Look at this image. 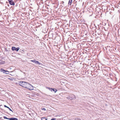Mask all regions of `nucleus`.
Segmentation results:
<instances>
[{"label":"nucleus","instance_id":"1","mask_svg":"<svg viewBox=\"0 0 120 120\" xmlns=\"http://www.w3.org/2000/svg\"><path fill=\"white\" fill-rule=\"evenodd\" d=\"M19 84L23 87L29 90H32L33 86L30 84L25 82L21 81L19 82Z\"/></svg>","mask_w":120,"mask_h":120},{"label":"nucleus","instance_id":"2","mask_svg":"<svg viewBox=\"0 0 120 120\" xmlns=\"http://www.w3.org/2000/svg\"><path fill=\"white\" fill-rule=\"evenodd\" d=\"M67 98L69 100H72L73 99H75V96L73 94L69 95L67 97Z\"/></svg>","mask_w":120,"mask_h":120},{"label":"nucleus","instance_id":"3","mask_svg":"<svg viewBox=\"0 0 120 120\" xmlns=\"http://www.w3.org/2000/svg\"><path fill=\"white\" fill-rule=\"evenodd\" d=\"M20 49V48L19 47H17L16 48L15 47L13 46L12 47L11 49L13 51L15 50L16 51L18 52V51L19 49Z\"/></svg>","mask_w":120,"mask_h":120},{"label":"nucleus","instance_id":"4","mask_svg":"<svg viewBox=\"0 0 120 120\" xmlns=\"http://www.w3.org/2000/svg\"><path fill=\"white\" fill-rule=\"evenodd\" d=\"M0 72H3V73L6 74H9V71H7L5 70L2 68H1L0 69Z\"/></svg>","mask_w":120,"mask_h":120},{"label":"nucleus","instance_id":"5","mask_svg":"<svg viewBox=\"0 0 120 120\" xmlns=\"http://www.w3.org/2000/svg\"><path fill=\"white\" fill-rule=\"evenodd\" d=\"M10 4L14 6L15 5V3L12 0H8Z\"/></svg>","mask_w":120,"mask_h":120},{"label":"nucleus","instance_id":"6","mask_svg":"<svg viewBox=\"0 0 120 120\" xmlns=\"http://www.w3.org/2000/svg\"><path fill=\"white\" fill-rule=\"evenodd\" d=\"M4 107L6 108H8V109L9 110L11 111L12 112H13L12 111L11 109L9 107H8L6 105H4Z\"/></svg>","mask_w":120,"mask_h":120},{"label":"nucleus","instance_id":"7","mask_svg":"<svg viewBox=\"0 0 120 120\" xmlns=\"http://www.w3.org/2000/svg\"><path fill=\"white\" fill-rule=\"evenodd\" d=\"M72 0H69L68 2V4L71 6V4Z\"/></svg>","mask_w":120,"mask_h":120},{"label":"nucleus","instance_id":"8","mask_svg":"<svg viewBox=\"0 0 120 120\" xmlns=\"http://www.w3.org/2000/svg\"><path fill=\"white\" fill-rule=\"evenodd\" d=\"M9 120H16V118H9Z\"/></svg>","mask_w":120,"mask_h":120},{"label":"nucleus","instance_id":"9","mask_svg":"<svg viewBox=\"0 0 120 120\" xmlns=\"http://www.w3.org/2000/svg\"><path fill=\"white\" fill-rule=\"evenodd\" d=\"M5 62L4 61H2L1 60H0V64H4Z\"/></svg>","mask_w":120,"mask_h":120},{"label":"nucleus","instance_id":"10","mask_svg":"<svg viewBox=\"0 0 120 120\" xmlns=\"http://www.w3.org/2000/svg\"><path fill=\"white\" fill-rule=\"evenodd\" d=\"M36 64H38V65H42V64H41V63L39 62L38 61H36Z\"/></svg>","mask_w":120,"mask_h":120},{"label":"nucleus","instance_id":"11","mask_svg":"<svg viewBox=\"0 0 120 120\" xmlns=\"http://www.w3.org/2000/svg\"><path fill=\"white\" fill-rule=\"evenodd\" d=\"M52 91L53 90L54 92H56L57 91V90L56 89L52 88Z\"/></svg>","mask_w":120,"mask_h":120},{"label":"nucleus","instance_id":"12","mask_svg":"<svg viewBox=\"0 0 120 120\" xmlns=\"http://www.w3.org/2000/svg\"><path fill=\"white\" fill-rule=\"evenodd\" d=\"M46 88L47 89H48L49 90H50L51 91H52V88H50L49 87H46Z\"/></svg>","mask_w":120,"mask_h":120},{"label":"nucleus","instance_id":"13","mask_svg":"<svg viewBox=\"0 0 120 120\" xmlns=\"http://www.w3.org/2000/svg\"><path fill=\"white\" fill-rule=\"evenodd\" d=\"M36 61L37 60H35L34 59V60H31L30 61L35 64L36 63Z\"/></svg>","mask_w":120,"mask_h":120},{"label":"nucleus","instance_id":"14","mask_svg":"<svg viewBox=\"0 0 120 120\" xmlns=\"http://www.w3.org/2000/svg\"><path fill=\"white\" fill-rule=\"evenodd\" d=\"M47 119H46L45 117H43L41 118V120H47Z\"/></svg>","mask_w":120,"mask_h":120},{"label":"nucleus","instance_id":"15","mask_svg":"<svg viewBox=\"0 0 120 120\" xmlns=\"http://www.w3.org/2000/svg\"><path fill=\"white\" fill-rule=\"evenodd\" d=\"M19 51L20 52L22 53H23L24 51L23 50V49H20Z\"/></svg>","mask_w":120,"mask_h":120},{"label":"nucleus","instance_id":"16","mask_svg":"<svg viewBox=\"0 0 120 120\" xmlns=\"http://www.w3.org/2000/svg\"><path fill=\"white\" fill-rule=\"evenodd\" d=\"M74 119L75 120H81L80 118H75Z\"/></svg>","mask_w":120,"mask_h":120},{"label":"nucleus","instance_id":"17","mask_svg":"<svg viewBox=\"0 0 120 120\" xmlns=\"http://www.w3.org/2000/svg\"><path fill=\"white\" fill-rule=\"evenodd\" d=\"M3 117L4 119H8V120H9V118H7V117H6L5 116H4Z\"/></svg>","mask_w":120,"mask_h":120},{"label":"nucleus","instance_id":"18","mask_svg":"<svg viewBox=\"0 0 120 120\" xmlns=\"http://www.w3.org/2000/svg\"><path fill=\"white\" fill-rule=\"evenodd\" d=\"M113 48H114L113 47H112V49L114 51H115V50H116V48H115L114 49H113Z\"/></svg>","mask_w":120,"mask_h":120},{"label":"nucleus","instance_id":"19","mask_svg":"<svg viewBox=\"0 0 120 120\" xmlns=\"http://www.w3.org/2000/svg\"><path fill=\"white\" fill-rule=\"evenodd\" d=\"M5 51L6 52H8L9 51L6 48H5Z\"/></svg>","mask_w":120,"mask_h":120},{"label":"nucleus","instance_id":"20","mask_svg":"<svg viewBox=\"0 0 120 120\" xmlns=\"http://www.w3.org/2000/svg\"><path fill=\"white\" fill-rule=\"evenodd\" d=\"M41 109H42V110H43L44 111H45L46 110V109L45 108H41Z\"/></svg>","mask_w":120,"mask_h":120},{"label":"nucleus","instance_id":"21","mask_svg":"<svg viewBox=\"0 0 120 120\" xmlns=\"http://www.w3.org/2000/svg\"><path fill=\"white\" fill-rule=\"evenodd\" d=\"M56 119L55 118H53L51 119V120H56Z\"/></svg>","mask_w":120,"mask_h":120},{"label":"nucleus","instance_id":"22","mask_svg":"<svg viewBox=\"0 0 120 120\" xmlns=\"http://www.w3.org/2000/svg\"><path fill=\"white\" fill-rule=\"evenodd\" d=\"M64 3V2L63 1H62L61 2V4H63Z\"/></svg>","mask_w":120,"mask_h":120},{"label":"nucleus","instance_id":"23","mask_svg":"<svg viewBox=\"0 0 120 120\" xmlns=\"http://www.w3.org/2000/svg\"><path fill=\"white\" fill-rule=\"evenodd\" d=\"M75 6H76L77 5V4L76 3H75Z\"/></svg>","mask_w":120,"mask_h":120},{"label":"nucleus","instance_id":"24","mask_svg":"<svg viewBox=\"0 0 120 120\" xmlns=\"http://www.w3.org/2000/svg\"><path fill=\"white\" fill-rule=\"evenodd\" d=\"M77 9H78V8H76V9H77Z\"/></svg>","mask_w":120,"mask_h":120}]
</instances>
